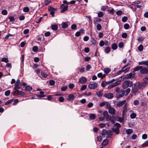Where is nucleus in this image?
Instances as JSON below:
<instances>
[{
    "label": "nucleus",
    "mask_w": 148,
    "mask_h": 148,
    "mask_svg": "<svg viewBox=\"0 0 148 148\" xmlns=\"http://www.w3.org/2000/svg\"><path fill=\"white\" fill-rule=\"evenodd\" d=\"M115 91L116 93V95L117 98L122 97L124 95V90L120 89L119 87H116L115 89Z\"/></svg>",
    "instance_id": "nucleus-1"
},
{
    "label": "nucleus",
    "mask_w": 148,
    "mask_h": 148,
    "mask_svg": "<svg viewBox=\"0 0 148 148\" xmlns=\"http://www.w3.org/2000/svg\"><path fill=\"white\" fill-rule=\"evenodd\" d=\"M133 85V82L132 81L126 80L123 83L122 87L123 89H125L128 87H131Z\"/></svg>",
    "instance_id": "nucleus-2"
},
{
    "label": "nucleus",
    "mask_w": 148,
    "mask_h": 148,
    "mask_svg": "<svg viewBox=\"0 0 148 148\" xmlns=\"http://www.w3.org/2000/svg\"><path fill=\"white\" fill-rule=\"evenodd\" d=\"M140 84L139 82H137L134 84L133 86L132 87V92L133 93H135L137 92L138 90V87Z\"/></svg>",
    "instance_id": "nucleus-3"
},
{
    "label": "nucleus",
    "mask_w": 148,
    "mask_h": 148,
    "mask_svg": "<svg viewBox=\"0 0 148 148\" xmlns=\"http://www.w3.org/2000/svg\"><path fill=\"white\" fill-rule=\"evenodd\" d=\"M97 86V83L95 82H90L88 85V88L91 89H94Z\"/></svg>",
    "instance_id": "nucleus-4"
},
{
    "label": "nucleus",
    "mask_w": 148,
    "mask_h": 148,
    "mask_svg": "<svg viewBox=\"0 0 148 148\" xmlns=\"http://www.w3.org/2000/svg\"><path fill=\"white\" fill-rule=\"evenodd\" d=\"M140 73L142 74H145L148 73V69L146 67H143L140 71Z\"/></svg>",
    "instance_id": "nucleus-5"
},
{
    "label": "nucleus",
    "mask_w": 148,
    "mask_h": 148,
    "mask_svg": "<svg viewBox=\"0 0 148 148\" xmlns=\"http://www.w3.org/2000/svg\"><path fill=\"white\" fill-rule=\"evenodd\" d=\"M20 81L19 79H17L14 85V89H20L21 86L20 85Z\"/></svg>",
    "instance_id": "nucleus-6"
},
{
    "label": "nucleus",
    "mask_w": 148,
    "mask_h": 148,
    "mask_svg": "<svg viewBox=\"0 0 148 148\" xmlns=\"http://www.w3.org/2000/svg\"><path fill=\"white\" fill-rule=\"evenodd\" d=\"M135 73L134 71H132L129 74L127 75L125 77V78L126 79H130L131 78H133L135 76Z\"/></svg>",
    "instance_id": "nucleus-7"
},
{
    "label": "nucleus",
    "mask_w": 148,
    "mask_h": 148,
    "mask_svg": "<svg viewBox=\"0 0 148 148\" xmlns=\"http://www.w3.org/2000/svg\"><path fill=\"white\" fill-rule=\"evenodd\" d=\"M68 5H67L64 6V4H62L60 7V9L62 10H61V12H64L67 10L68 8Z\"/></svg>",
    "instance_id": "nucleus-8"
},
{
    "label": "nucleus",
    "mask_w": 148,
    "mask_h": 148,
    "mask_svg": "<svg viewBox=\"0 0 148 148\" xmlns=\"http://www.w3.org/2000/svg\"><path fill=\"white\" fill-rule=\"evenodd\" d=\"M87 81L86 78L85 77H83L79 79V82L81 84H84L86 83Z\"/></svg>",
    "instance_id": "nucleus-9"
},
{
    "label": "nucleus",
    "mask_w": 148,
    "mask_h": 148,
    "mask_svg": "<svg viewBox=\"0 0 148 148\" xmlns=\"http://www.w3.org/2000/svg\"><path fill=\"white\" fill-rule=\"evenodd\" d=\"M104 96L109 99H111L114 97V94L111 93H108L104 95Z\"/></svg>",
    "instance_id": "nucleus-10"
},
{
    "label": "nucleus",
    "mask_w": 148,
    "mask_h": 148,
    "mask_svg": "<svg viewBox=\"0 0 148 148\" xmlns=\"http://www.w3.org/2000/svg\"><path fill=\"white\" fill-rule=\"evenodd\" d=\"M108 112L110 114H111L112 115H114L116 112L115 109L111 107L108 109Z\"/></svg>",
    "instance_id": "nucleus-11"
},
{
    "label": "nucleus",
    "mask_w": 148,
    "mask_h": 148,
    "mask_svg": "<svg viewBox=\"0 0 148 148\" xmlns=\"http://www.w3.org/2000/svg\"><path fill=\"white\" fill-rule=\"evenodd\" d=\"M103 115L104 118H105L107 121H109V118H110V116L108 114L107 111H105L103 113Z\"/></svg>",
    "instance_id": "nucleus-12"
},
{
    "label": "nucleus",
    "mask_w": 148,
    "mask_h": 148,
    "mask_svg": "<svg viewBox=\"0 0 148 148\" xmlns=\"http://www.w3.org/2000/svg\"><path fill=\"white\" fill-rule=\"evenodd\" d=\"M49 10L50 12V14L52 15L53 17L54 16V11L56 10V9L50 7L49 8Z\"/></svg>",
    "instance_id": "nucleus-13"
},
{
    "label": "nucleus",
    "mask_w": 148,
    "mask_h": 148,
    "mask_svg": "<svg viewBox=\"0 0 148 148\" xmlns=\"http://www.w3.org/2000/svg\"><path fill=\"white\" fill-rule=\"evenodd\" d=\"M126 100H124L122 101L119 102L116 104V106L119 107L122 106L123 105H125L126 103Z\"/></svg>",
    "instance_id": "nucleus-14"
},
{
    "label": "nucleus",
    "mask_w": 148,
    "mask_h": 148,
    "mask_svg": "<svg viewBox=\"0 0 148 148\" xmlns=\"http://www.w3.org/2000/svg\"><path fill=\"white\" fill-rule=\"evenodd\" d=\"M68 97V100L70 101H73L75 98V96L73 94H69Z\"/></svg>",
    "instance_id": "nucleus-15"
},
{
    "label": "nucleus",
    "mask_w": 148,
    "mask_h": 148,
    "mask_svg": "<svg viewBox=\"0 0 148 148\" xmlns=\"http://www.w3.org/2000/svg\"><path fill=\"white\" fill-rule=\"evenodd\" d=\"M119 84L118 82H116L112 84L111 85H109L108 86V88L109 89H111L113 87L117 86Z\"/></svg>",
    "instance_id": "nucleus-16"
},
{
    "label": "nucleus",
    "mask_w": 148,
    "mask_h": 148,
    "mask_svg": "<svg viewBox=\"0 0 148 148\" xmlns=\"http://www.w3.org/2000/svg\"><path fill=\"white\" fill-rule=\"evenodd\" d=\"M16 91L17 93V95H19L22 97L24 96L25 95V93L23 91L19 90L18 89H17Z\"/></svg>",
    "instance_id": "nucleus-17"
},
{
    "label": "nucleus",
    "mask_w": 148,
    "mask_h": 148,
    "mask_svg": "<svg viewBox=\"0 0 148 148\" xmlns=\"http://www.w3.org/2000/svg\"><path fill=\"white\" fill-rule=\"evenodd\" d=\"M109 140L106 139L103 140L102 143V146L103 147H105L107 145L108 143Z\"/></svg>",
    "instance_id": "nucleus-18"
},
{
    "label": "nucleus",
    "mask_w": 148,
    "mask_h": 148,
    "mask_svg": "<svg viewBox=\"0 0 148 148\" xmlns=\"http://www.w3.org/2000/svg\"><path fill=\"white\" fill-rule=\"evenodd\" d=\"M130 88H127L125 90H124V95L126 96L130 92Z\"/></svg>",
    "instance_id": "nucleus-19"
},
{
    "label": "nucleus",
    "mask_w": 148,
    "mask_h": 148,
    "mask_svg": "<svg viewBox=\"0 0 148 148\" xmlns=\"http://www.w3.org/2000/svg\"><path fill=\"white\" fill-rule=\"evenodd\" d=\"M106 138H110L112 137V131L110 130H108L107 131V133Z\"/></svg>",
    "instance_id": "nucleus-20"
},
{
    "label": "nucleus",
    "mask_w": 148,
    "mask_h": 148,
    "mask_svg": "<svg viewBox=\"0 0 148 148\" xmlns=\"http://www.w3.org/2000/svg\"><path fill=\"white\" fill-rule=\"evenodd\" d=\"M112 130L116 134H118L119 133V129L118 127H115V128H112Z\"/></svg>",
    "instance_id": "nucleus-21"
},
{
    "label": "nucleus",
    "mask_w": 148,
    "mask_h": 148,
    "mask_svg": "<svg viewBox=\"0 0 148 148\" xmlns=\"http://www.w3.org/2000/svg\"><path fill=\"white\" fill-rule=\"evenodd\" d=\"M115 119L116 116H112L110 117L109 118V121H110L112 123H114L115 121Z\"/></svg>",
    "instance_id": "nucleus-22"
},
{
    "label": "nucleus",
    "mask_w": 148,
    "mask_h": 148,
    "mask_svg": "<svg viewBox=\"0 0 148 148\" xmlns=\"http://www.w3.org/2000/svg\"><path fill=\"white\" fill-rule=\"evenodd\" d=\"M104 52L106 53H109L111 50V48L109 47H106L104 50Z\"/></svg>",
    "instance_id": "nucleus-23"
},
{
    "label": "nucleus",
    "mask_w": 148,
    "mask_h": 148,
    "mask_svg": "<svg viewBox=\"0 0 148 148\" xmlns=\"http://www.w3.org/2000/svg\"><path fill=\"white\" fill-rule=\"evenodd\" d=\"M62 27L63 28H65L68 27V25L67 23L66 22H63L61 24Z\"/></svg>",
    "instance_id": "nucleus-24"
},
{
    "label": "nucleus",
    "mask_w": 148,
    "mask_h": 148,
    "mask_svg": "<svg viewBox=\"0 0 148 148\" xmlns=\"http://www.w3.org/2000/svg\"><path fill=\"white\" fill-rule=\"evenodd\" d=\"M142 67V66H137L134 69L133 71H134V73H135V72L136 71H138L139 70H140L141 69V68Z\"/></svg>",
    "instance_id": "nucleus-25"
},
{
    "label": "nucleus",
    "mask_w": 148,
    "mask_h": 148,
    "mask_svg": "<svg viewBox=\"0 0 148 148\" xmlns=\"http://www.w3.org/2000/svg\"><path fill=\"white\" fill-rule=\"evenodd\" d=\"M123 120V119L120 118L118 116H116L115 121L121 123Z\"/></svg>",
    "instance_id": "nucleus-26"
},
{
    "label": "nucleus",
    "mask_w": 148,
    "mask_h": 148,
    "mask_svg": "<svg viewBox=\"0 0 148 148\" xmlns=\"http://www.w3.org/2000/svg\"><path fill=\"white\" fill-rule=\"evenodd\" d=\"M127 104H125L123 107V115L127 111Z\"/></svg>",
    "instance_id": "nucleus-27"
},
{
    "label": "nucleus",
    "mask_w": 148,
    "mask_h": 148,
    "mask_svg": "<svg viewBox=\"0 0 148 148\" xmlns=\"http://www.w3.org/2000/svg\"><path fill=\"white\" fill-rule=\"evenodd\" d=\"M89 118L91 120H94L96 118V115L94 114H90L89 115Z\"/></svg>",
    "instance_id": "nucleus-28"
},
{
    "label": "nucleus",
    "mask_w": 148,
    "mask_h": 148,
    "mask_svg": "<svg viewBox=\"0 0 148 148\" xmlns=\"http://www.w3.org/2000/svg\"><path fill=\"white\" fill-rule=\"evenodd\" d=\"M51 27L52 29L53 30H56L58 28V26L56 25H53Z\"/></svg>",
    "instance_id": "nucleus-29"
},
{
    "label": "nucleus",
    "mask_w": 148,
    "mask_h": 148,
    "mask_svg": "<svg viewBox=\"0 0 148 148\" xmlns=\"http://www.w3.org/2000/svg\"><path fill=\"white\" fill-rule=\"evenodd\" d=\"M32 90V88L29 86H27L25 87V90L27 91H30Z\"/></svg>",
    "instance_id": "nucleus-30"
},
{
    "label": "nucleus",
    "mask_w": 148,
    "mask_h": 148,
    "mask_svg": "<svg viewBox=\"0 0 148 148\" xmlns=\"http://www.w3.org/2000/svg\"><path fill=\"white\" fill-rule=\"evenodd\" d=\"M112 48L113 50H115L117 48V45L115 43L113 44L112 45Z\"/></svg>",
    "instance_id": "nucleus-31"
},
{
    "label": "nucleus",
    "mask_w": 148,
    "mask_h": 148,
    "mask_svg": "<svg viewBox=\"0 0 148 148\" xmlns=\"http://www.w3.org/2000/svg\"><path fill=\"white\" fill-rule=\"evenodd\" d=\"M136 114L135 113L133 112L131 114L130 117L132 119H134L136 118Z\"/></svg>",
    "instance_id": "nucleus-32"
},
{
    "label": "nucleus",
    "mask_w": 148,
    "mask_h": 148,
    "mask_svg": "<svg viewBox=\"0 0 148 148\" xmlns=\"http://www.w3.org/2000/svg\"><path fill=\"white\" fill-rule=\"evenodd\" d=\"M126 132L127 134H130L133 132V131L132 129H128L126 130Z\"/></svg>",
    "instance_id": "nucleus-33"
},
{
    "label": "nucleus",
    "mask_w": 148,
    "mask_h": 148,
    "mask_svg": "<svg viewBox=\"0 0 148 148\" xmlns=\"http://www.w3.org/2000/svg\"><path fill=\"white\" fill-rule=\"evenodd\" d=\"M41 75L42 77L45 78L47 77V75L43 72H41Z\"/></svg>",
    "instance_id": "nucleus-34"
},
{
    "label": "nucleus",
    "mask_w": 148,
    "mask_h": 148,
    "mask_svg": "<svg viewBox=\"0 0 148 148\" xmlns=\"http://www.w3.org/2000/svg\"><path fill=\"white\" fill-rule=\"evenodd\" d=\"M104 13L102 12H99L98 13V16L99 17H102Z\"/></svg>",
    "instance_id": "nucleus-35"
},
{
    "label": "nucleus",
    "mask_w": 148,
    "mask_h": 148,
    "mask_svg": "<svg viewBox=\"0 0 148 148\" xmlns=\"http://www.w3.org/2000/svg\"><path fill=\"white\" fill-rule=\"evenodd\" d=\"M32 51L35 52H36L38 50V47L37 46H34L32 48Z\"/></svg>",
    "instance_id": "nucleus-36"
},
{
    "label": "nucleus",
    "mask_w": 148,
    "mask_h": 148,
    "mask_svg": "<svg viewBox=\"0 0 148 148\" xmlns=\"http://www.w3.org/2000/svg\"><path fill=\"white\" fill-rule=\"evenodd\" d=\"M105 106H106V108L108 109H109L111 107L109 103L107 101L106 102Z\"/></svg>",
    "instance_id": "nucleus-37"
},
{
    "label": "nucleus",
    "mask_w": 148,
    "mask_h": 148,
    "mask_svg": "<svg viewBox=\"0 0 148 148\" xmlns=\"http://www.w3.org/2000/svg\"><path fill=\"white\" fill-rule=\"evenodd\" d=\"M51 1L49 0H45L44 1V3L46 5H47L49 3H51Z\"/></svg>",
    "instance_id": "nucleus-38"
},
{
    "label": "nucleus",
    "mask_w": 148,
    "mask_h": 148,
    "mask_svg": "<svg viewBox=\"0 0 148 148\" xmlns=\"http://www.w3.org/2000/svg\"><path fill=\"white\" fill-rule=\"evenodd\" d=\"M1 61L7 63L8 62V58H3L1 59Z\"/></svg>",
    "instance_id": "nucleus-39"
},
{
    "label": "nucleus",
    "mask_w": 148,
    "mask_h": 148,
    "mask_svg": "<svg viewBox=\"0 0 148 148\" xmlns=\"http://www.w3.org/2000/svg\"><path fill=\"white\" fill-rule=\"evenodd\" d=\"M29 11V9L28 7H25L23 9V11L24 12H28Z\"/></svg>",
    "instance_id": "nucleus-40"
},
{
    "label": "nucleus",
    "mask_w": 148,
    "mask_h": 148,
    "mask_svg": "<svg viewBox=\"0 0 148 148\" xmlns=\"http://www.w3.org/2000/svg\"><path fill=\"white\" fill-rule=\"evenodd\" d=\"M13 100V99H11L10 100H9L8 101H6L5 103V105H8L10 104L12 102Z\"/></svg>",
    "instance_id": "nucleus-41"
},
{
    "label": "nucleus",
    "mask_w": 148,
    "mask_h": 148,
    "mask_svg": "<svg viewBox=\"0 0 148 148\" xmlns=\"http://www.w3.org/2000/svg\"><path fill=\"white\" fill-rule=\"evenodd\" d=\"M130 69V67H128L126 68L125 69H123V68H122V70L123 72H124V73H126V72H127L129 71V70Z\"/></svg>",
    "instance_id": "nucleus-42"
},
{
    "label": "nucleus",
    "mask_w": 148,
    "mask_h": 148,
    "mask_svg": "<svg viewBox=\"0 0 148 148\" xmlns=\"http://www.w3.org/2000/svg\"><path fill=\"white\" fill-rule=\"evenodd\" d=\"M143 49V46L142 45H140L138 48V50L140 51H142Z\"/></svg>",
    "instance_id": "nucleus-43"
},
{
    "label": "nucleus",
    "mask_w": 148,
    "mask_h": 148,
    "mask_svg": "<svg viewBox=\"0 0 148 148\" xmlns=\"http://www.w3.org/2000/svg\"><path fill=\"white\" fill-rule=\"evenodd\" d=\"M148 146V140L146 141L142 145V147H145Z\"/></svg>",
    "instance_id": "nucleus-44"
},
{
    "label": "nucleus",
    "mask_w": 148,
    "mask_h": 148,
    "mask_svg": "<svg viewBox=\"0 0 148 148\" xmlns=\"http://www.w3.org/2000/svg\"><path fill=\"white\" fill-rule=\"evenodd\" d=\"M9 18L10 19V22H13L15 20L14 17L12 16L9 17Z\"/></svg>",
    "instance_id": "nucleus-45"
},
{
    "label": "nucleus",
    "mask_w": 148,
    "mask_h": 148,
    "mask_svg": "<svg viewBox=\"0 0 148 148\" xmlns=\"http://www.w3.org/2000/svg\"><path fill=\"white\" fill-rule=\"evenodd\" d=\"M127 16H124L122 18V21L123 22H125L127 21Z\"/></svg>",
    "instance_id": "nucleus-46"
},
{
    "label": "nucleus",
    "mask_w": 148,
    "mask_h": 148,
    "mask_svg": "<svg viewBox=\"0 0 148 148\" xmlns=\"http://www.w3.org/2000/svg\"><path fill=\"white\" fill-rule=\"evenodd\" d=\"M111 70L109 68H106L104 70L105 73L106 74H108L110 71Z\"/></svg>",
    "instance_id": "nucleus-47"
},
{
    "label": "nucleus",
    "mask_w": 148,
    "mask_h": 148,
    "mask_svg": "<svg viewBox=\"0 0 148 148\" xmlns=\"http://www.w3.org/2000/svg\"><path fill=\"white\" fill-rule=\"evenodd\" d=\"M59 101L60 102H63L64 101V98L62 97H59L58 98Z\"/></svg>",
    "instance_id": "nucleus-48"
},
{
    "label": "nucleus",
    "mask_w": 148,
    "mask_h": 148,
    "mask_svg": "<svg viewBox=\"0 0 148 148\" xmlns=\"http://www.w3.org/2000/svg\"><path fill=\"white\" fill-rule=\"evenodd\" d=\"M97 95L99 97H101L102 95V92L101 91H99L97 93Z\"/></svg>",
    "instance_id": "nucleus-49"
},
{
    "label": "nucleus",
    "mask_w": 148,
    "mask_h": 148,
    "mask_svg": "<svg viewBox=\"0 0 148 148\" xmlns=\"http://www.w3.org/2000/svg\"><path fill=\"white\" fill-rule=\"evenodd\" d=\"M124 28L125 29H128L130 27L129 25L127 23H126L124 25Z\"/></svg>",
    "instance_id": "nucleus-50"
},
{
    "label": "nucleus",
    "mask_w": 148,
    "mask_h": 148,
    "mask_svg": "<svg viewBox=\"0 0 148 148\" xmlns=\"http://www.w3.org/2000/svg\"><path fill=\"white\" fill-rule=\"evenodd\" d=\"M77 26L75 24H73L71 26V28L72 29H75L77 28Z\"/></svg>",
    "instance_id": "nucleus-51"
},
{
    "label": "nucleus",
    "mask_w": 148,
    "mask_h": 148,
    "mask_svg": "<svg viewBox=\"0 0 148 148\" xmlns=\"http://www.w3.org/2000/svg\"><path fill=\"white\" fill-rule=\"evenodd\" d=\"M1 13L4 15H6L7 14L8 12L5 10H3L1 11Z\"/></svg>",
    "instance_id": "nucleus-52"
},
{
    "label": "nucleus",
    "mask_w": 148,
    "mask_h": 148,
    "mask_svg": "<svg viewBox=\"0 0 148 148\" xmlns=\"http://www.w3.org/2000/svg\"><path fill=\"white\" fill-rule=\"evenodd\" d=\"M104 45V42L103 40H101L99 43V45L100 47H102Z\"/></svg>",
    "instance_id": "nucleus-53"
},
{
    "label": "nucleus",
    "mask_w": 148,
    "mask_h": 148,
    "mask_svg": "<svg viewBox=\"0 0 148 148\" xmlns=\"http://www.w3.org/2000/svg\"><path fill=\"white\" fill-rule=\"evenodd\" d=\"M127 34L126 33H124L122 34L121 36L123 38H126L127 37Z\"/></svg>",
    "instance_id": "nucleus-54"
},
{
    "label": "nucleus",
    "mask_w": 148,
    "mask_h": 148,
    "mask_svg": "<svg viewBox=\"0 0 148 148\" xmlns=\"http://www.w3.org/2000/svg\"><path fill=\"white\" fill-rule=\"evenodd\" d=\"M55 81L52 80H50L49 81V84L51 86L54 85L55 84Z\"/></svg>",
    "instance_id": "nucleus-55"
},
{
    "label": "nucleus",
    "mask_w": 148,
    "mask_h": 148,
    "mask_svg": "<svg viewBox=\"0 0 148 148\" xmlns=\"http://www.w3.org/2000/svg\"><path fill=\"white\" fill-rule=\"evenodd\" d=\"M101 26L100 24H98L97 26V30L99 31L101 30Z\"/></svg>",
    "instance_id": "nucleus-56"
},
{
    "label": "nucleus",
    "mask_w": 148,
    "mask_h": 148,
    "mask_svg": "<svg viewBox=\"0 0 148 148\" xmlns=\"http://www.w3.org/2000/svg\"><path fill=\"white\" fill-rule=\"evenodd\" d=\"M87 86L86 85H83L82 86L80 89V90L81 91H83L85 90Z\"/></svg>",
    "instance_id": "nucleus-57"
},
{
    "label": "nucleus",
    "mask_w": 148,
    "mask_h": 148,
    "mask_svg": "<svg viewBox=\"0 0 148 148\" xmlns=\"http://www.w3.org/2000/svg\"><path fill=\"white\" fill-rule=\"evenodd\" d=\"M10 90H7L5 92V95L6 96H8L10 95Z\"/></svg>",
    "instance_id": "nucleus-58"
},
{
    "label": "nucleus",
    "mask_w": 148,
    "mask_h": 148,
    "mask_svg": "<svg viewBox=\"0 0 148 148\" xmlns=\"http://www.w3.org/2000/svg\"><path fill=\"white\" fill-rule=\"evenodd\" d=\"M80 72L83 73L85 72V68L84 67H82L79 69Z\"/></svg>",
    "instance_id": "nucleus-59"
},
{
    "label": "nucleus",
    "mask_w": 148,
    "mask_h": 148,
    "mask_svg": "<svg viewBox=\"0 0 148 148\" xmlns=\"http://www.w3.org/2000/svg\"><path fill=\"white\" fill-rule=\"evenodd\" d=\"M97 139L98 141L101 142L102 140V138L101 136H99L97 137Z\"/></svg>",
    "instance_id": "nucleus-60"
},
{
    "label": "nucleus",
    "mask_w": 148,
    "mask_h": 148,
    "mask_svg": "<svg viewBox=\"0 0 148 148\" xmlns=\"http://www.w3.org/2000/svg\"><path fill=\"white\" fill-rule=\"evenodd\" d=\"M91 68V66L90 65L88 64L86 65V71H88Z\"/></svg>",
    "instance_id": "nucleus-61"
},
{
    "label": "nucleus",
    "mask_w": 148,
    "mask_h": 148,
    "mask_svg": "<svg viewBox=\"0 0 148 148\" xmlns=\"http://www.w3.org/2000/svg\"><path fill=\"white\" fill-rule=\"evenodd\" d=\"M97 76L98 77H101V79H102L104 76H103L102 73H99L97 74Z\"/></svg>",
    "instance_id": "nucleus-62"
},
{
    "label": "nucleus",
    "mask_w": 148,
    "mask_h": 148,
    "mask_svg": "<svg viewBox=\"0 0 148 148\" xmlns=\"http://www.w3.org/2000/svg\"><path fill=\"white\" fill-rule=\"evenodd\" d=\"M144 81L145 84H148V77H146L144 78Z\"/></svg>",
    "instance_id": "nucleus-63"
},
{
    "label": "nucleus",
    "mask_w": 148,
    "mask_h": 148,
    "mask_svg": "<svg viewBox=\"0 0 148 148\" xmlns=\"http://www.w3.org/2000/svg\"><path fill=\"white\" fill-rule=\"evenodd\" d=\"M67 89V87L65 86L62 87L61 88V90L62 91H64L66 90Z\"/></svg>",
    "instance_id": "nucleus-64"
}]
</instances>
